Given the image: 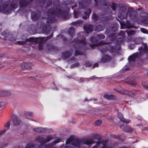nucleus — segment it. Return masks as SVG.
Wrapping results in <instances>:
<instances>
[{"instance_id": "obj_1", "label": "nucleus", "mask_w": 148, "mask_h": 148, "mask_svg": "<svg viewBox=\"0 0 148 148\" xmlns=\"http://www.w3.org/2000/svg\"><path fill=\"white\" fill-rule=\"evenodd\" d=\"M138 51L139 53L137 52L134 55L129 57L128 58L129 60L134 61L135 60L136 58L139 57L145 53H147L148 52L147 46L145 45L144 48L143 47L139 48Z\"/></svg>"}, {"instance_id": "obj_2", "label": "nucleus", "mask_w": 148, "mask_h": 148, "mask_svg": "<svg viewBox=\"0 0 148 148\" xmlns=\"http://www.w3.org/2000/svg\"><path fill=\"white\" fill-rule=\"evenodd\" d=\"M32 66V64L31 63L24 62L21 64V66L23 69H26L31 68Z\"/></svg>"}, {"instance_id": "obj_3", "label": "nucleus", "mask_w": 148, "mask_h": 148, "mask_svg": "<svg viewBox=\"0 0 148 148\" xmlns=\"http://www.w3.org/2000/svg\"><path fill=\"white\" fill-rule=\"evenodd\" d=\"M119 118L120 119V120L122 122L126 123H128L130 122L131 121L130 120H126L123 117L122 114L119 113L118 114Z\"/></svg>"}, {"instance_id": "obj_4", "label": "nucleus", "mask_w": 148, "mask_h": 148, "mask_svg": "<svg viewBox=\"0 0 148 148\" xmlns=\"http://www.w3.org/2000/svg\"><path fill=\"white\" fill-rule=\"evenodd\" d=\"M10 95L11 93L9 91H0V97H8L10 96Z\"/></svg>"}, {"instance_id": "obj_5", "label": "nucleus", "mask_w": 148, "mask_h": 148, "mask_svg": "<svg viewBox=\"0 0 148 148\" xmlns=\"http://www.w3.org/2000/svg\"><path fill=\"white\" fill-rule=\"evenodd\" d=\"M118 92L119 93L122 94H127L131 96H132V95H134L132 91H128L126 90H121L119 91Z\"/></svg>"}, {"instance_id": "obj_6", "label": "nucleus", "mask_w": 148, "mask_h": 148, "mask_svg": "<svg viewBox=\"0 0 148 148\" xmlns=\"http://www.w3.org/2000/svg\"><path fill=\"white\" fill-rule=\"evenodd\" d=\"M84 29L85 32L88 33L92 31V27L91 26L86 27V25L84 26Z\"/></svg>"}, {"instance_id": "obj_7", "label": "nucleus", "mask_w": 148, "mask_h": 148, "mask_svg": "<svg viewBox=\"0 0 148 148\" xmlns=\"http://www.w3.org/2000/svg\"><path fill=\"white\" fill-rule=\"evenodd\" d=\"M110 57L107 55H105L101 59V61L103 62H106L110 60Z\"/></svg>"}, {"instance_id": "obj_8", "label": "nucleus", "mask_w": 148, "mask_h": 148, "mask_svg": "<svg viewBox=\"0 0 148 148\" xmlns=\"http://www.w3.org/2000/svg\"><path fill=\"white\" fill-rule=\"evenodd\" d=\"M124 130L125 131L129 133H132L134 132V130L129 126L126 127Z\"/></svg>"}, {"instance_id": "obj_9", "label": "nucleus", "mask_w": 148, "mask_h": 148, "mask_svg": "<svg viewBox=\"0 0 148 148\" xmlns=\"http://www.w3.org/2000/svg\"><path fill=\"white\" fill-rule=\"evenodd\" d=\"M104 97L108 99H111L113 98V96L112 95L106 94L104 95Z\"/></svg>"}, {"instance_id": "obj_10", "label": "nucleus", "mask_w": 148, "mask_h": 148, "mask_svg": "<svg viewBox=\"0 0 148 148\" xmlns=\"http://www.w3.org/2000/svg\"><path fill=\"white\" fill-rule=\"evenodd\" d=\"M12 122L14 125H16L19 123V121L16 118L14 119Z\"/></svg>"}, {"instance_id": "obj_11", "label": "nucleus", "mask_w": 148, "mask_h": 148, "mask_svg": "<svg viewBox=\"0 0 148 148\" xmlns=\"http://www.w3.org/2000/svg\"><path fill=\"white\" fill-rule=\"evenodd\" d=\"M92 143V140H87L85 142V143L86 145H90Z\"/></svg>"}, {"instance_id": "obj_12", "label": "nucleus", "mask_w": 148, "mask_h": 148, "mask_svg": "<svg viewBox=\"0 0 148 148\" xmlns=\"http://www.w3.org/2000/svg\"><path fill=\"white\" fill-rule=\"evenodd\" d=\"M5 106V102L3 101H0V108L4 107Z\"/></svg>"}, {"instance_id": "obj_13", "label": "nucleus", "mask_w": 148, "mask_h": 148, "mask_svg": "<svg viewBox=\"0 0 148 148\" xmlns=\"http://www.w3.org/2000/svg\"><path fill=\"white\" fill-rule=\"evenodd\" d=\"M101 120H98L95 122V124L96 125L99 126L101 124Z\"/></svg>"}, {"instance_id": "obj_14", "label": "nucleus", "mask_w": 148, "mask_h": 148, "mask_svg": "<svg viewBox=\"0 0 148 148\" xmlns=\"http://www.w3.org/2000/svg\"><path fill=\"white\" fill-rule=\"evenodd\" d=\"M91 11L90 10H89V9L88 10H87V13L86 14L87 17H84V18L86 19V18H87V17H88L89 14L91 13ZM85 14H86V13H85Z\"/></svg>"}, {"instance_id": "obj_15", "label": "nucleus", "mask_w": 148, "mask_h": 148, "mask_svg": "<svg viewBox=\"0 0 148 148\" xmlns=\"http://www.w3.org/2000/svg\"><path fill=\"white\" fill-rule=\"evenodd\" d=\"M11 121H10L8 122L5 125V127L7 128H8L10 126Z\"/></svg>"}, {"instance_id": "obj_16", "label": "nucleus", "mask_w": 148, "mask_h": 148, "mask_svg": "<svg viewBox=\"0 0 148 148\" xmlns=\"http://www.w3.org/2000/svg\"><path fill=\"white\" fill-rule=\"evenodd\" d=\"M98 37L99 38H104L105 37V36L102 34H99L97 35Z\"/></svg>"}, {"instance_id": "obj_17", "label": "nucleus", "mask_w": 148, "mask_h": 148, "mask_svg": "<svg viewBox=\"0 0 148 148\" xmlns=\"http://www.w3.org/2000/svg\"><path fill=\"white\" fill-rule=\"evenodd\" d=\"M141 32L144 33H147V30H146L145 29H143V28H141Z\"/></svg>"}, {"instance_id": "obj_18", "label": "nucleus", "mask_w": 148, "mask_h": 148, "mask_svg": "<svg viewBox=\"0 0 148 148\" xmlns=\"http://www.w3.org/2000/svg\"><path fill=\"white\" fill-rule=\"evenodd\" d=\"M92 17L93 19H94V20H95L97 19V15L95 14H93Z\"/></svg>"}, {"instance_id": "obj_19", "label": "nucleus", "mask_w": 148, "mask_h": 148, "mask_svg": "<svg viewBox=\"0 0 148 148\" xmlns=\"http://www.w3.org/2000/svg\"><path fill=\"white\" fill-rule=\"evenodd\" d=\"M111 8L113 10H114L116 9L115 5V4H113L111 6Z\"/></svg>"}, {"instance_id": "obj_20", "label": "nucleus", "mask_w": 148, "mask_h": 148, "mask_svg": "<svg viewBox=\"0 0 148 148\" xmlns=\"http://www.w3.org/2000/svg\"><path fill=\"white\" fill-rule=\"evenodd\" d=\"M98 66V64L97 63H96V64H95L94 65L93 68L97 67Z\"/></svg>"}, {"instance_id": "obj_21", "label": "nucleus", "mask_w": 148, "mask_h": 148, "mask_svg": "<svg viewBox=\"0 0 148 148\" xmlns=\"http://www.w3.org/2000/svg\"><path fill=\"white\" fill-rule=\"evenodd\" d=\"M80 81L81 82H84V79L82 78H81L80 79Z\"/></svg>"}, {"instance_id": "obj_22", "label": "nucleus", "mask_w": 148, "mask_h": 148, "mask_svg": "<svg viewBox=\"0 0 148 148\" xmlns=\"http://www.w3.org/2000/svg\"><path fill=\"white\" fill-rule=\"evenodd\" d=\"M5 130H3V131L0 132V134H2L4 133L5 132Z\"/></svg>"}, {"instance_id": "obj_23", "label": "nucleus", "mask_w": 148, "mask_h": 148, "mask_svg": "<svg viewBox=\"0 0 148 148\" xmlns=\"http://www.w3.org/2000/svg\"><path fill=\"white\" fill-rule=\"evenodd\" d=\"M81 43H83V44H85V41H84V40L81 41Z\"/></svg>"}, {"instance_id": "obj_24", "label": "nucleus", "mask_w": 148, "mask_h": 148, "mask_svg": "<svg viewBox=\"0 0 148 148\" xmlns=\"http://www.w3.org/2000/svg\"><path fill=\"white\" fill-rule=\"evenodd\" d=\"M142 85H143V86L144 87H145V86L144 85V84H143V83H142Z\"/></svg>"}, {"instance_id": "obj_25", "label": "nucleus", "mask_w": 148, "mask_h": 148, "mask_svg": "<svg viewBox=\"0 0 148 148\" xmlns=\"http://www.w3.org/2000/svg\"><path fill=\"white\" fill-rule=\"evenodd\" d=\"M19 42V43H20V44H21V42Z\"/></svg>"}, {"instance_id": "obj_26", "label": "nucleus", "mask_w": 148, "mask_h": 148, "mask_svg": "<svg viewBox=\"0 0 148 148\" xmlns=\"http://www.w3.org/2000/svg\"><path fill=\"white\" fill-rule=\"evenodd\" d=\"M97 144H100V143H98V142Z\"/></svg>"}, {"instance_id": "obj_27", "label": "nucleus", "mask_w": 148, "mask_h": 148, "mask_svg": "<svg viewBox=\"0 0 148 148\" xmlns=\"http://www.w3.org/2000/svg\"><path fill=\"white\" fill-rule=\"evenodd\" d=\"M112 50H114V48H112Z\"/></svg>"}, {"instance_id": "obj_28", "label": "nucleus", "mask_w": 148, "mask_h": 148, "mask_svg": "<svg viewBox=\"0 0 148 148\" xmlns=\"http://www.w3.org/2000/svg\"><path fill=\"white\" fill-rule=\"evenodd\" d=\"M38 132H40V131H37Z\"/></svg>"}, {"instance_id": "obj_29", "label": "nucleus", "mask_w": 148, "mask_h": 148, "mask_svg": "<svg viewBox=\"0 0 148 148\" xmlns=\"http://www.w3.org/2000/svg\"><path fill=\"white\" fill-rule=\"evenodd\" d=\"M121 33H123V32L122 31L121 32Z\"/></svg>"}, {"instance_id": "obj_30", "label": "nucleus", "mask_w": 148, "mask_h": 148, "mask_svg": "<svg viewBox=\"0 0 148 148\" xmlns=\"http://www.w3.org/2000/svg\"><path fill=\"white\" fill-rule=\"evenodd\" d=\"M32 19H34V18L33 17H32Z\"/></svg>"}, {"instance_id": "obj_31", "label": "nucleus", "mask_w": 148, "mask_h": 148, "mask_svg": "<svg viewBox=\"0 0 148 148\" xmlns=\"http://www.w3.org/2000/svg\"><path fill=\"white\" fill-rule=\"evenodd\" d=\"M43 38H41V39H42Z\"/></svg>"}, {"instance_id": "obj_32", "label": "nucleus", "mask_w": 148, "mask_h": 148, "mask_svg": "<svg viewBox=\"0 0 148 148\" xmlns=\"http://www.w3.org/2000/svg\"><path fill=\"white\" fill-rule=\"evenodd\" d=\"M59 142V141H58L57 143H58Z\"/></svg>"}, {"instance_id": "obj_33", "label": "nucleus", "mask_w": 148, "mask_h": 148, "mask_svg": "<svg viewBox=\"0 0 148 148\" xmlns=\"http://www.w3.org/2000/svg\"><path fill=\"white\" fill-rule=\"evenodd\" d=\"M39 129L38 128V129H37V130H38Z\"/></svg>"}, {"instance_id": "obj_34", "label": "nucleus", "mask_w": 148, "mask_h": 148, "mask_svg": "<svg viewBox=\"0 0 148 148\" xmlns=\"http://www.w3.org/2000/svg\"><path fill=\"white\" fill-rule=\"evenodd\" d=\"M110 51V52H112V51Z\"/></svg>"}]
</instances>
